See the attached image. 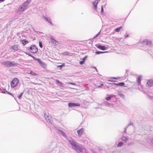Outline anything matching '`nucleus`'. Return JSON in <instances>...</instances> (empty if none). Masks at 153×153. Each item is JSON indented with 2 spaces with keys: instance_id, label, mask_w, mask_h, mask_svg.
<instances>
[{
  "instance_id": "26",
  "label": "nucleus",
  "mask_w": 153,
  "mask_h": 153,
  "mask_svg": "<svg viewBox=\"0 0 153 153\" xmlns=\"http://www.w3.org/2000/svg\"><path fill=\"white\" fill-rule=\"evenodd\" d=\"M56 82H57L59 84V85H61L62 84V83L61 82H60L58 80L56 79Z\"/></svg>"
},
{
  "instance_id": "22",
  "label": "nucleus",
  "mask_w": 153,
  "mask_h": 153,
  "mask_svg": "<svg viewBox=\"0 0 153 153\" xmlns=\"http://www.w3.org/2000/svg\"><path fill=\"white\" fill-rule=\"evenodd\" d=\"M123 144V142H119L118 143V144H117V147H120Z\"/></svg>"
},
{
  "instance_id": "23",
  "label": "nucleus",
  "mask_w": 153,
  "mask_h": 153,
  "mask_svg": "<svg viewBox=\"0 0 153 153\" xmlns=\"http://www.w3.org/2000/svg\"><path fill=\"white\" fill-rule=\"evenodd\" d=\"M124 83L123 82H120L119 83V86H124Z\"/></svg>"
},
{
  "instance_id": "6",
  "label": "nucleus",
  "mask_w": 153,
  "mask_h": 153,
  "mask_svg": "<svg viewBox=\"0 0 153 153\" xmlns=\"http://www.w3.org/2000/svg\"><path fill=\"white\" fill-rule=\"evenodd\" d=\"M44 117L48 122H51L52 119L51 117L47 113L44 114Z\"/></svg>"
},
{
  "instance_id": "25",
  "label": "nucleus",
  "mask_w": 153,
  "mask_h": 153,
  "mask_svg": "<svg viewBox=\"0 0 153 153\" xmlns=\"http://www.w3.org/2000/svg\"><path fill=\"white\" fill-rule=\"evenodd\" d=\"M111 97H108L105 98V99L106 100L109 101L111 99Z\"/></svg>"
},
{
  "instance_id": "34",
  "label": "nucleus",
  "mask_w": 153,
  "mask_h": 153,
  "mask_svg": "<svg viewBox=\"0 0 153 153\" xmlns=\"http://www.w3.org/2000/svg\"><path fill=\"white\" fill-rule=\"evenodd\" d=\"M101 12H102L103 11V6H102V7H101Z\"/></svg>"
},
{
  "instance_id": "28",
  "label": "nucleus",
  "mask_w": 153,
  "mask_h": 153,
  "mask_svg": "<svg viewBox=\"0 0 153 153\" xmlns=\"http://www.w3.org/2000/svg\"><path fill=\"white\" fill-rule=\"evenodd\" d=\"M39 46L41 48H42V44L41 42H39Z\"/></svg>"
},
{
  "instance_id": "12",
  "label": "nucleus",
  "mask_w": 153,
  "mask_h": 153,
  "mask_svg": "<svg viewBox=\"0 0 153 153\" xmlns=\"http://www.w3.org/2000/svg\"><path fill=\"white\" fill-rule=\"evenodd\" d=\"M100 1L98 0H96L93 2V4L94 6V9L96 10L97 9V4Z\"/></svg>"
},
{
  "instance_id": "39",
  "label": "nucleus",
  "mask_w": 153,
  "mask_h": 153,
  "mask_svg": "<svg viewBox=\"0 0 153 153\" xmlns=\"http://www.w3.org/2000/svg\"><path fill=\"white\" fill-rule=\"evenodd\" d=\"M128 35H126V38H127V37H128Z\"/></svg>"
},
{
  "instance_id": "15",
  "label": "nucleus",
  "mask_w": 153,
  "mask_h": 153,
  "mask_svg": "<svg viewBox=\"0 0 153 153\" xmlns=\"http://www.w3.org/2000/svg\"><path fill=\"white\" fill-rule=\"evenodd\" d=\"M51 42L52 44H56L58 43V42L54 39L53 37H51Z\"/></svg>"
},
{
  "instance_id": "42",
  "label": "nucleus",
  "mask_w": 153,
  "mask_h": 153,
  "mask_svg": "<svg viewBox=\"0 0 153 153\" xmlns=\"http://www.w3.org/2000/svg\"><path fill=\"white\" fill-rule=\"evenodd\" d=\"M4 0H0V1H4Z\"/></svg>"
},
{
  "instance_id": "11",
  "label": "nucleus",
  "mask_w": 153,
  "mask_h": 153,
  "mask_svg": "<svg viewBox=\"0 0 153 153\" xmlns=\"http://www.w3.org/2000/svg\"><path fill=\"white\" fill-rule=\"evenodd\" d=\"M69 142H70L71 144L73 146V148L74 149L76 147L77 145H77V143L74 140H70L69 141Z\"/></svg>"
},
{
  "instance_id": "20",
  "label": "nucleus",
  "mask_w": 153,
  "mask_h": 153,
  "mask_svg": "<svg viewBox=\"0 0 153 153\" xmlns=\"http://www.w3.org/2000/svg\"><path fill=\"white\" fill-rule=\"evenodd\" d=\"M122 28V27L121 26L119 28H115L114 29V31L117 32H118L120 31V30Z\"/></svg>"
},
{
  "instance_id": "19",
  "label": "nucleus",
  "mask_w": 153,
  "mask_h": 153,
  "mask_svg": "<svg viewBox=\"0 0 153 153\" xmlns=\"http://www.w3.org/2000/svg\"><path fill=\"white\" fill-rule=\"evenodd\" d=\"M141 78V76H139L138 77V79H137V82L138 83L139 85H140L141 84L140 80Z\"/></svg>"
},
{
  "instance_id": "17",
  "label": "nucleus",
  "mask_w": 153,
  "mask_h": 153,
  "mask_svg": "<svg viewBox=\"0 0 153 153\" xmlns=\"http://www.w3.org/2000/svg\"><path fill=\"white\" fill-rule=\"evenodd\" d=\"M98 48L102 50H105L106 49V47L104 46L98 45L97 47Z\"/></svg>"
},
{
  "instance_id": "4",
  "label": "nucleus",
  "mask_w": 153,
  "mask_h": 153,
  "mask_svg": "<svg viewBox=\"0 0 153 153\" xmlns=\"http://www.w3.org/2000/svg\"><path fill=\"white\" fill-rule=\"evenodd\" d=\"M30 52L33 53H36L38 51V49L35 45L31 46L30 48Z\"/></svg>"
},
{
  "instance_id": "31",
  "label": "nucleus",
  "mask_w": 153,
  "mask_h": 153,
  "mask_svg": "<svg viewBox=\"0 0 153 153\" xmlns=\"http://www.w3.org/2000/svg\"><path fill=\"white\" fill-rule=\"evenodd\" d=\"M84 61H82L79 62V63L81 65H82L84 62Z\"/></svg>"
},
{
  "instance_id": "1",
  "label": "nucleus",
  "mask_w": 153,
  "mask_h": 153,
  "mask_svg": "<svg viewBox=\"0 0 153 153\" xmlns=\"http://www.w3.org/2000/svg\"><path fill=\"white\" fill-rule=\"evenodd\" d=\"M31 1L30 0H27L24 2L21 6L20 10L21 11H24L26 9L27 6Z\"/></svg>"
},
{
  "instance_id": "18",
  "label": "nucleus",
  "mask_w": 153,
  "mask_h": 153,
  "mask_svg": "<svg viewBox=\"0 0 153 153\" xmlns=\"http://www.w3.org/2000/svg\"><path fill=\"white\" fill-rule=\"evenodd\" d=\"M122 140L123 141L126 142L128 140V138L125 136H123L122 137Z\"/></svg>"
},
{
  "instance_id": "30",
  "label": "nucleus",
  "mask_w": 153,
  "mask_h": 153,
  "mask_svg": "<svg viewBox=\"0 0 153 153\" xmlns=\"http://www.w3.org/2000/svg\"><path fill=\"white\" fill-rule=\"evenodd\" d=\"M23 94V93H22L21 94H20L18 96V98L19 99H20L21 97H22V95Z\"/></svg>"
},
{
  "instance_id": "8",
  "label": "nucleus",
  "mask_w": 153,
  "mask_h": 153,
  "mask_svg": "<svg viewBox=\"0 0 153 153\" xmlns=\"http://www.w3.org/2000/svg\"><path fill=\"white\" fill-rule=\"evenodd\" d=\"M68 105L69 107H72L75 106H80V104L78 103L69 102L68 103Z\"/></svg>"
},
{
  "instance_id": "41",
  "label": "nucleus",
  "mask_w": 153,
  "mask_h": 153,
  "mask_svg": "<svg viewBox=\"0 0 153 153\" xmlns=\"http://www.w3.org/2000/svg\"><path fill=\"white\" fill-rule=\"evenodd\" d=\"M98 34H99V33L96 35V36H95V37H97V36L98 35Z\"/></svg>"
},
{
  "instance_id": "29",
  "label": "nucleus",
  "mask_w": 153,
  "mask_h": 153,
  "mask_svg": "<svg viewBox=\"0 0 153 153\" xmlns=\"http://www.w3.org/2000/svg\"><path fill=\"white\" fill-rule=\"evenodd\" d=\"M64 65H65L64 63H63L62 65H57V67H60L61 68L62 67L64 66Z\"/></svg>"
},
{
  "instance_id": "21",
  "label": "nucleus",
  "mask_w": 153,
  "mask_h": 153,
  "mask_svg": "<svg viewBox=\"0 0 153 153\" xmlns=\"http://www.w3.org/2000/svg\"><path fill=\"white\" fill-rule=\"evenodd\" d=\"M108 52V51H104V52H102V51H96L95 53L97 54H99L100 53H105Z\"/></svg>"
},
{
  "instance_id": "3",
  "label": "nucleus",
  "mask_w": 153,
  "mask_h": 153,
  "mask_svg": "<svg viewBox=\"0 0 153 153\" xmlns=\"http://www.w3.org/2000/svg\"><path fill=\"white\" fill-rule=\"evenodd\" d=\"M19 82V81L17 78H15L11 81L10 84L11 87L14 88L17 85Z\"/></svg>"
},
{
  "instance_id": "24",
  "label": "nucleus",
  "mask_w": 153,
  "mask_h": 153,
  "mask_svg": "<svg viewBox=\"0 0 153 153\" xmlns=\"http://www.w3.org/2000/svg\"><path fill=\"white\" fill-rule=\"evenodd\" d=\"M29 74H31L33 75H36V74L35 72L33 71H31L29 73H28Z\"/></svg>"
},
{
  "instance_id": "32",
  "label": "nucleus",
  "mask_w": 153,
  "mask_h": 153,
  "mask_svg": "<svg viewBox=\"0 0 153 153\" xmlns=\"http://www.w3.org/2000/svg\"><path fill=\"white\" fill-rule=\"evenodd\" d=\"M61 131L62 132V135L63 136H65V133L64 132H63L62 131Z\"/></svg>"
},
{
  "instance_id": "27",
  "label": "nucleus",
  "mask_w": 153,
  "mask_h": 153,
  "mask_svg": "<svg viewBox=\"0 0 153 153\" xmlns=\"http://www.w3.org/2000/svg\"><path fill=\"white\" fill-rule=\"evenodd\" d=\"M68 84L72 85H76V83L74 82H69L68 83Z\"/></svg>"
},
{
  "instance_id": "33",
  "label": "nucleus",
  "mask_w": 153,
  "mask_h": 153,
  "mask_svg": "<svg viewBox=\"0 0 153 153\" xmlns=\"http://www.w3.org/2000/svg\"><path fill=\"white\" fill-rule=\"evenodd\" d=\"M87 57V56H85V57H84L83 59V61H84V62L85 61V59H86V58Z\"/></svg>"
},
{
  "instance_id": "44",
  "label": "nucleus",
  "mask_w": 153,
  "mask_h": 153,
  "mask_svg": "<svg viewBox=\"0 0 153 153\" xmlns=\"http://www.w3.org/2000/svg\"><path fill=\"white\" fill-rule=\"evenodd\" d=\"M28 55H29V56H31V55L30 54H29Z\"/></svg>"
},
{
  "instance_id": "40",
  "label": "nucleus",
  "mask_w": 153,
  "mask_h": 153,
  "mask_svg": "<svg viewBox=\"0 0 153 153\" xmlns=\"http://www.w3.org/2000/svg\"><path fill=\"white\" fill-rule=\"evenodd\" d=\"M151 142L153 143V139L152 140Z\"/></svg>"
},
{
  "instance_id": "36",
  "label": "nucleus",
  "mask_w": 153,
  "mask_h": 153,
  "mask_svg": "<svg viewBox=\"0 0 153 153\" xmlns=\"http://www.w3.org/2000/svg\"><path fill=\"white\" fill-rule=\"evenodd\" d=\"M7 92V93L8 94H10V95H12V94L11 93H9V92Z\"/></svg>"
},
{
  "instance_id": "35",
  "label": "nucleus",
  "mask_w": 153,
  "mask_h": 153,
  "mask_svg": "<svg viewBox=\"0 0 153 153\" xmlns=\"http://www.w3.org/2000/svg\"><path fill=\"white\" fill-rule=\"evenodd\" d=\"M103 85V84L102 83H101V85H100V86H98H98H98V87H100V86H102Z\"/></svg>"
},
{
  "instance_id": "10",
  "label": "nucleus",
  "mask_w": 153,
  "mask_h": 153,
  "mask_svg": "<svg viewBox=\"0 0 153 153\" xmlns=\"http://www.w3.org/2000/svg\"><path fill=\"white\" fill-rule=\"evenodd\" d=\"M143 43L147 45H151L152 43V41L149 40H145L143 41Z\"/></svg>"
},
{
  "instance_id": "7",
  "label": "nucleus",
  "mask_w": 153,
  "mask_h": 153,
  "mask_svg": "<svg viewBox=\"0 0 153 153\" xmlns=\"http://www.w3.org/2000/svg\"><path fill=\"white\" fill-rule=\"evenodd\" d=\"M36 60L38 62L39 64L43 68H45L46 67V65L45 63L42 61L40 59H36Z\"/></svg>"
},
{
  "instance_id": "13",
  "label": "nucleus",
  "mask_w": 153,
  "mask_h": 153,
  "mask_svg": "<svg viewBox=\"0 0 153 153\" xmlns=\"http://www.w3.org/2000/svg\"><path fill=\"white\" fill-rule=\"evenodd\" d=\"M10 49L16 51H17L19 49V46L18 44L14 45L11 47Z\"/></svg>"
},
{
  "instance_id": "2",
  "label": "nucleus",
  "mask_w": 153,
  "mask_h": 153,
  "mask_svg": "<svg viewBox=\"0 0 153 153\" xmlns=\"http://www.w3.org/2000/svg\"><path fill=\"white\" fill-rule=\"evenodd\" d=\"M3 64L7 67H14L16 65V64L14 62L9 61L3 62Z\"/></svg>"
},
{
  "instance_id": "37",
  "label": "nucleus",
  "mask_w": 153,
  "mask_h": 153,
  "mask_svg": "<svg viewBox=\"0 0 153 153\" xmlns=\"http://www.w3.org/2000/svg\"><path fill=\"white\" fill-rule=\"evenodd\" d=\"M114 84L115 85H118V86H119V83L117 84V83H114Z\"/></svg>"
},
{
  "instance_id": "16",
  "label": "nucleus",
  "mask_w": 153,
  "mask_h": 153,
  "mask_svg": "<svg viewBox=\"0 0 153 153\" xmlns=\"http://www.w3.org/2000/svg\"><path fill=\"white\" fill-rule=\"evenodd\" d=\"M21 42L22 43L23 45L25 46V45L27 44L29 42L28 41L26 40L25 39L22 40L21 41Z\"/></svg>"
},
{
  "instance_id": "43",
  "label": "nucleus",
  "mask_w": 153,
  "mask_h": 153,
  "mask_svg": "<svg viewBox=\"0 0 153 153\" xmlns=\"http://www.w3.org/2000/svg\"><path fill=\"white\" fill-rule=\"evenodd\" d=\"M113 79H117V78H115V77H113Z\"/></svg>"
},
{
  "instance_id": "9",
  "label": "nucleus",
  "mask_w": 153,
  "mask_h": 153,
  "mask_svg": "<svg viewBox=\"0 0 153 153\" xmlns=\"http://www.w3.org/2000/svg\"><path fill=\"white\" fill-rule=\"evenodd\" d=\"M85 129L84 128H82L79 130L77 131V132L79 137L81 136L82 134L83 133Z\"/></svg>"
},
{
  "instance_id": "38",
  "label": "nucleus",
  "mask_w": 153,
  "mask_h": 153,
  "mask_svg": "<svg viewBox=\"0 0 153 153\" xmlns=\"http://www.w3.org/2000/svg\"><path fill=\"white\" fill-rule=\"evenodd\" d=\"M126 82H127L128 83H130L131 82H130V81H126Z\"/></svg>"
},
{
  "instance_id": "5",
  "label": "nucleus",
  "mask_w": 153,
  "mask_h": 153,
  "mask_svg": "<svg viewBox=\"0 0 153 153\" xmlns=\"http://www.w3.org/2000/svg\"><path fill=\"white\" fill-rule=\"evenodd\" d=\"M74 149L78 153H79V152L81 153H83V148H82L78 145H77L76 147Z\"/></svg>"
},
{
  "instance_id": "14",
  "label": "nucleus",
  "mask_w": 153,
  "mask_h": 153,
  "mask_svg": "<svg viewBox=\"0 0 153 153\" xmlns=\"http://www.w3.org/2000/svg\"><path fill=\"white\" fill-rule=\"evenodd\" d=\"M147 84L148 86L151 87L153 85V80H149L147 82Z\"/></svg>"
}]
</instances>
